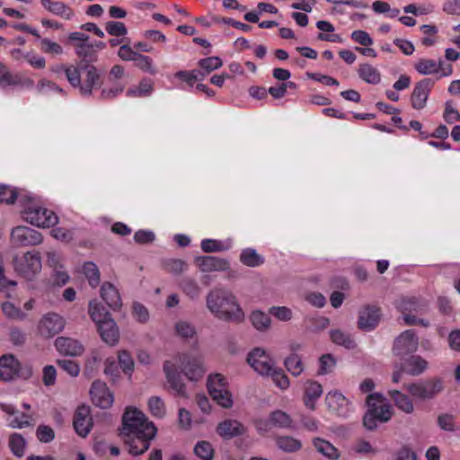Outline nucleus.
<instances>
[{
	"label": "nucleus",
	"instance_id": "1",
	"mask_svg": "<svg viewBox=\"0 0 460 460\" xmlns=\"http://www.w3.org/2000/svg\"><path fill=\"white\" fill-rule=\"evenodd\" d=\"M156 433L157 429L142 411L131 407L126 409L120 434L130 455L140 456L146 452Z\"/></svg>",
	"mask_w": 460,
	"mask_h": 460
},
{
	"label": "nucleus",
	"instance_id": "2",
	"mask_svg": "<svg viewBox=\"0 0 460 460\" xmlns=\"http://www.w3.org/2000/svg\"><path fill=\"white\" fill-rule=\"evenodd\" d=\"M207 306L217 318L241 323L244 313L236 297L227 289L215 288L207 296Z\"/></svg>",
	"mask_w": 460,
	"mask_h": 460
},
{
	"label": "nucleus",
	"instance_id": "3",
	"mask_svg": "<svg viewBox=\"0 0 460 460\" xmlns=\"http://www.w3.org/2000/svg\"><path fill=\"white\" fill-rule=\"evenodd\" d=\"M20 206L22 218L35 226L49 228L58 221V216L52 210L42 207L40 200L29 193L20 196Z\"/></svg>",
	"mask_w": 460,
	"mask_h": 460
},
{
	"label": "nucleus",
	"instance_id": "4",
	"mask_svg": "<svg viewBox=\"0 0 460 460\" xmlns=\"http://www.w3.org/2000/svg\"><path fill=\"white\" fill-rule=\"evenodd\" d=\"M367 411L363 417V425L368 430H374L377 422L385 423L391 420L393 410L383 394L373 393L366 400Z\"/></svg>",
	"mask_w": 460,
	"mask_h": 460
},
{
	"label": "nucleus",
	"instance_id": "5",
	"mask_svg": "<svg viewBox=\"0 0 460 460\" xmlns=\"http://www.w3.org/2000/svg\"><path fill=\"white\" fill-rule=\"evenodd\" d=\"M89 314L96 323L102 341L109 345H115L119 341V333L117 324L109 312L101 304L91 301L89 303Z\"/></svg>",
	"mask_w": 460,
	"mask_h": 460
},
{
	"label": "nucleus",
	"instance_id": "6",
	"mask_svg": "<svg viewBox=\"0 0 460 460\" xmlns=\"http://www.w3.org/2000/svg\"><path fill=\"white\" fill-rule=\"evenodd\" d=\"M77 75L79 84L71 85L79 89L81 95L89 96L94 89L101 87L102 81L98 69L85 60L77 63Z\"/></svg>",
	"mask_w": 460,
	"mask_h": 460
},
{
	"label": "nucleus",
	"instance_id": "7",
	"mask_svg": "<svg viewBox=\"0 0 460 460\" xmlns=\"http://www.w3.org/2000/svg\"><path fill=\"white\" fill-rule=\"evenodd\" d=\"M207 389L212 400L224 409L233 407V395L226 377L219 373L210 374L207 379Z\"/></svg>",
	"mask_w": 460,
	"mask_h": 460
},
{
	"label": "nucleus",
	"instance_id": "8",
	"mask_svg": "<svg viewBox=\"0 0 460 460\" xmlns=\"http://www.w3.org/2000/svg\"><path fill=\"white\" fill-rule=\"evenodd\" d=\"M403 387L411 396L422 401L433 399L444 389L443 381L438 377L410 383Z\"/></svg>",
	"mask_w": 460,
	"mask_h": 460
},
{
	"label": "nucleus",
	"instance_id": "9",
	"mask_svg": "<svg viewBox=\"0 0 460 460\" xmlns=\"http://www.w3.org/2000/svg\"><path fill=\"white\" fill-rule=\"evenodd\" d=\"M13 268L18 275L31 280L41 270V259L38 252H27L13 259Z\"/></svg>",
	"mask_w": 460,
	"mask_h": 460
},
{
	"label": "nucleus",
	"instance_id": "10",
	"mask_svg": "<svg viewBox=\"0 0 460 460\" xmlns=\"http://www.w3.org/2000/svg\"><path fill=\"white\" fill-rule=\"evenodd\" d=\"M31 376V367H22L19 360L13 355H4L0 358V380L9 381L16 376L27 379Z\"/></svg>",
	"mask_w": 460,
	"mask_h": 460
},
{
	"label": "nucleus",
	"instance_id": "11",
	"mask_svg": "<svg viewBox=\"0 0 460 460\" xmlns=\"http://www.w3.org/2000/svg\"><path fill=\"white\" fill-rule=\"evenodd\" d=\"M419 346V339L414 330H406L398 335L394 341L393 352L403 357L415 352Z\"/></svg>",
	"mask_w": 460,
	"mask_h": 460
},
{
	"label": "nucleus",
	"instance_id": "12",
	"mask_svg": "<svg viewBox=\"0 0 460 460\" xmlns=\"http://www.w3.org/2000/svg\"><path fill=\"white\" fill-rule=\"evenodd\" d=\"M65 319L56 313L44 314L38 323V332L41 337L52 338L65 328Z\"/></svg>",
	"mask_w": 460,
	"mask_h": 460
},
{
	"label": "nucleus",
	"instance_id": "13",
	"mask_svg": "<svg viewBox=\"0 0 460 460\" xmlns=\"http://www.w3.org/2000/svg\"><path fill=\"white\" fill-rule=\"evenodd\" d=\"M11 240L17 246H32L38 245L42 242V235L37 230L19 226L12 230Z\"/></svg>",
	"mask_w": 460,
	"mask_h": 460
},
{
	"label": "nucleus",
	"instance_id": "14",
	"mask_svg": "<svg viewBox=\"0 0 460 460\" xmlns=\"http://www.w3.org/2000/svg\"><path fill=\"white\" fill-rule=\"evenodd\" d=\"M249 365L260 375H269L274 362L266 351L261 348L253 349L247 357Z\"/></svg>",
	"mask_w": 460,
	"mask_h": 460
},
{
	"label": "nucleus",
	"instance_id": "15",
	"mask_svg": "<svg viewBox=\"0 0 460 460\" xmlns=\"http://www.w3.org/2000/svg\"><path fill=\"white\" fill-rule=\"evenodd\" d=\"M73 426L75 432L82 438H85L90 433L93 428V419L89 406L83 404L76 408Z\"/></svg>",
	"mask_w": 460,
	"mask_h": 460
},
{
	"label": "nucleus",
	"instance_id": "16",
	"mask_svg": "<svg viewBox=\"0 0 460 460\" xmlns=\"http://www.w3.org/2000/svg\"><path fill=\"white\" fill-rule=\"evenodd\" d=\"M90 395L93 403L102 409L111 407L113 402V394L111 393L106 384L100 380H95L92 384Z\"/></svg>",
	"mask_w": 460,
	"mask_h": 460
},
{
	"label": "nucleus",
	"instance_id": "17",
	"mask_svg": "<svg viewBox=\"0 0 460 460\" xmlns=\"http://www.w3.org/2000/svg\"><path fill=\"white\" fill-rule=\"evenodd\" d=\"M381 320V309L376 305H367L358 313V329L369 332L374 330Z\"/></svg>",
	"mask_w": 460,
	"mask_h": 460
},
{
	"label": "nucleus",
	"instance_id": "18",
	"mask_svg": "<svg viewBox=\"0 0 460 460\" xmlns=\"http://www.w3.org/2000/svg\"><path fill=\"white\" fill-rule=\"evenodd\" d=\"M433 84L430 78H424L416 83L411 95V103L413 109L421 110L426 106Z\"/></svg>",
	"mask_w": 460,
	"mask_h": 460
},
{
	"label": "nucleus",
	"instance_id": "19",
	"mask_svg": "<svg viewBox=\"0 0 460 460\" xmlns=\"http://www.w3.org/2000/svg\"><path fill=\"white\" fill-rule=\"evenodd\" d=\"M328 409L341 417H347L350 412V402L339 391H331L325 396Z\"/></svg>",
	"mask_w": 460,
	"mask_h": 460
},
{
	"label": "nucleus",
	"instance_id": "20",
	"mask_svg": "<svg viewBox=\"0 0 460 460\" xmlns=\"http://www.w3.org/2000/svg\"><path fill=\"white\" fill-rule=\"evenodd\" d=\"M216 431L224 439H231L245 434L247 428L237 420L226 419L217 424Z\"/></svg>",
	"mask_w": 460,
	"mask_h": 460
},
{
	"label": "nucleus",
	"instance_id": "21",
	"mask_svg": "<svg viewBox=\"0 0 460 460\" xmlns=\"http://www.w3.org/2000/svg\"><path fill=\"white\" fill-rule=\"evenodd\" d=\"M55 347L60 354L71 357L81 356L84 351V347L79 341L64 336L56 339Z\"/></svg>",
	"mask_w": 460,
	"mask_h": 460
},
{
	"label": "nucleus",
	"instance_id": "22",
	"mask_svg": "<svg viewBox=\"0 0 460 460\" xmlns=\"http://www.w3.org/2000/svg\"><path fill=\"white\" fill-rule=\"evenodd\" d=\"M164 371L171 388L180 396H186L185 385L181 381L178 367L172 361L166 360L164 364Z\"/></svg>",
	"mask_w": 460,
	"mask_h": 460
},
{
	"label": "nucleus",
	"instance_id": "23",
	"mask_svg": "<svg viewBox=\"0 0 460 460\" xmlns=\"http://www.w3.org/2000/svg\"><path fill=\"white\" fill-rule=\"evenodd\" d=\"M180 362L188 379L198 381L201 377V364L199 357L184 354L180 357Z\"/></svg>",
	"mask_w": 460,
	"mask_h": 460
},
{
	"label": "nucleus",
	"instance_id": "24",
	"mask_svg": "<svg viewBox=\"0 0 460 460\" xmlns=\"http://www.w3.org/2000/svg\"><path fill=\"white\" fill-rule=\"evenodd\" d=\"M396 308L402 313H422L428 309L427 302L417 296H402L396 301Z\"/></svg>",
	"mask_w": 460,
	"mask_h": 460
},
{
	"label": "nucleus",
	"instance_id": "25",
	"mask_svg": "<svg viewBox=\"0 0 460 460\" xmlns=\"http://www.w3.org/2000/svg\"><path fill=\"white\" fill-rule=\"evenodd\" d=\"M323 394V387L317 381L307 380L304 385V403L305 405L314 411L315 409L316 401Z\"/></svg>",
	"mask_w": 460,
	"mask_h": 460
},
{
	"label": "nucleus",
	"instance_id": "26",
	"mask_svg": "<svg viewBox=\"0 0 460 460\" xmlns=\"http://www.w3.org/2000/svg\"><path fill=\"white\" fill-rule=\"evenodd\" d=\"M200 72L198 69L185 71L181 70L174 74L173 77L180 81L179 87L182 89H190L193 86H196L197 90L201 91V83L200 79H199Z\"/></svg>",
	"mask_w": 460,
	"mask_h": 460
},
{
	"label": "nucleus",
	"instance_id": "27",
	"mask_svg": "<svg viewBox=\"0 0 460 460\" xmlns=\"http://www.w3.org/2000/svg\"><path fill=\"white\" fill-rule=\"evenodd\" d=\"M101 296L107 305L113 310L120 308L122 305L119 291L110 282H105L102 285Z\"/></svg>",
	"mask_w": 460,
	"mask_h": 460
},
{
	"label": "nucleus",
	"instance_id": "28",
	"mask_svg": "<svg viewBox=\"0 0 460 460\" xmlns=\"http://www.w3.org/2000/svg\"><path fill=\"white\" fill-rule=\"evenodd\" d=\"M40 4L49 12L65 20H71L75 15L73 9L63 2L40 0Z\"/></svg>",
	"mask_w": 460,
	"mask_h": 460
},
{
	"label": "nucleus",
	"instance_id": "29",
	"mask_svg": "<svg viewBox=\"0 0 460 460\" xmlns=\"http://www.w3.org/2000/svg\"><path fill=\"white\" fill-rule=\"evenodd\" d=\"M273 428L281 429H295L296 425L291 416L282 410H275L270 413Z\"/></svg>",
	"mask_w": 460,
	"mask_h": 460
},
{
	"label": "nucleus",
	"instance_id": "30",
	"mask_svg": "<svg viewBox=\"0 0 460 460\" xmlns=\"http://www.w3.org/2000/svg\"><path fill=\"white\" fill-rule=\"evenodd\" d=\"M388 394L394 401L395 406L402 411L411 414L414 411V406L411 399L405 394L398 390H390Z\"/></svg>",
	"mask_w": 460,
	"mask_h": 460
},
{
	"label": "nucleus",
	"instance_id": "31",
	"mask_svg": "<svg viewBox=\"0 0 460 460\" xmlns=\"http://www.w3.org/2000/svg\"><path fill=\"white\" fill-rule=\"evenodd\" d=\"M331 341L338 345L342 346L348 349H353L357 344L351 335L340 329H333L330 331Z\"/></svg>",
	"mask_w": 460,
	"mask_h": 460
},
{
	"label": "nucleus",
	"instance_id": "32",
	"mask_svg": "<svg viewBox=\"0 0 460 460\" xmlns=\"http://www.w3.org/2000/svg\"><path fill=\"white\" fill-rule=\"evenodd\" d=\"M313 444L316 450L327 458L331 460H338L340 458L339 450L329 441L316 438L314 439Z\"/></svg>",
	"mask_w": 460,
	"mask_h": 460
},
{
	"label": "nucleus",
	"instance_id": "33",
	"mask_svg": "<svg viewBox=\"0 0 460 460\" xmlns=\"http://www.w3.org/2000/svg\"><path fill=\"white\" fill-rule=\"evenodd\" d=\"M358 73V76L367 84H377L381 81L379 71L370 64H360Z\"/></svg>",
	"mask_w": 460,
	"mask_h": 460
},
{
	"label": "nucleus",
	"instance_id": "34",
	"mask_svg": "<svg viewBox=\"0 0 460 460\" xmlns=\"http://www.w3.org/2000/svg\"><path fill=\"white\" fill-rule=\"evenodd\" d=\"M414 68L419 74L424 75L438 74L439 68H441V59L436 61L429 58H420L414 64Z\"/></svg>",
	"mask_w": 460,
	"mask_h": 460
},
{
	"label": "nucleus",
	"instance_id": "35",
	"mask_svg": "<svg viewBox=\"0 0 460 460\" xmlns=\"http://www.w3.org/2000/svg\"><path fill=\"white\" fill-rule=\"evenodd\" d=\"M50 70L57 75L64 73L70 85L79 84L76 66L68 64H58L52 66Z\"/></svg>",
	"mask_w": 460,
	"mask_h": 460
},
{
	"label": "nucleus",
	"instance_id": "36",
	"mask_svg": "<svg viewBox=\"0 0 460 460\" xmlns=\"http://www.w3.org/2000/svg\"><path fill=\"white\" fill-rule=\"evenodd\" d=\"M229 268V261L216 256H203V271H224Z\"/></svg>",
	"mask_w": 460,
	"mask_h": 460
},
{
	"label": "nucleus",
	"instance_id": "37",
	"mask_svg": "<svg viewBox=\"0 0 460 460\" xmlns=\"http://www.w3.org/2000/svg\"><path fill=\"white\" fill-rule=\"evenodd\" d=\"M264 261V258L252 248H246L240 254V261L248 267H258L262 265Z\"/></svg>",
	"mask_w": 460,
	"mask_h": 460
},
{
	"label": "nucleus",
	"instance_id": "38",
	"mask_svg": "<svg viewBox=\"0 0 460 460\" xmlns=\"http://www.w3.org/2000/svg\"><path fill=\"white\" fill-rule=\"evenodd\" d=\"M28 194L25 191H20L16 188H12L6 184H0V203L13 204L16 200L20 202V196Z\"/></svg>",
	"mask_w": 460,
	"mask_h": 460
},
{
	"label": "nucleus",
	"instance_id": "39",
	"mask_svg": "<svg viewBox=\"0 0 460 460\" xmlns=\"http://www.w3.org/2000/svg\"><path fill=\"white\" fill-rule=\"evenodd\" d=\"M154 90L150 79H143L136 87L128 89L126 95L130 98L149 96Z\"/></svg>",
	"mask_w": 460,
	"mask_h": 460
},
{
	"label": "nucleus",
	"instance_id": "40",
	"mask_svg": "<svg viewBox=\"0 0 460 460\" xmlns=\"http://www.w3.org/2000/svg\"><path fill=\"white\" fill-rule=\"evenodd\" d=\"M287 370L294 376H300L304 371L302 358L296 353H291L284 361Z\"/></svg>",
	"mask_w": 460,
	"mask_h": 460
},
{
	"label": "nucleus",
	"instance_id": "41",
	"mask_svg": "<svg viewBox=\"0 0 460 460\" xmlns=\"http://www.w3.org/2000/svg\"><path fill=\"white\" fill-rule=\"evenodd\" d=\"M252 324L261 332L268 330L270 326V317L262 311H253L250 315Z\"/></svg>",
	"mask_w": 460,
	"mask_h": 460
},
{
	"label": "nucleus",
	"instance_id": "42",
	"mask_svg": "<svg viewBox=\"0 0 460 460\" xmlns=\"http://www.w3.org/2000/svg\"><path fill=\"white\" fill-rule=\"evenodd\" d=\"M408 373L411 376H419L428 367V362L420 356H411L406 361Z\"/></svg>",
	"mask_w": 460,
	"mask_h": 460
},
{
	"label": "nucleus",
	"instance_id": "43",
	"mask_svg": "<svg viewBox=\"0 0 460 460\" xmlns=\"http://www.w3.org/2000/svg\"><path fill=\"white\" fill-rule=\"evenodd\" d=\"M276 444L279 449L285 452H296L302 447L301 442L292 437L283 436L276 438Z\"/></svg>",
	"mask_w": 460,
	"mask_h": 460
},
{
	"label": "nucleus",
	"instance_id": "44",
	"mask_svg": "<svg viewBox=\"0 0 460 460\" xmlns=\"http://www.w3.org/2000/svg\"><path fill=\"white\" fill-rule=\"evenodd\" d=\"M231 247L230 241H218L214 239L203 240V252H217L227 251Z\"/></svg>",
	"mask_w": 460,
	"mask_h": 460
},
{
	"label": "nucleus",
	"instance_id": "45",
	"mask_svg": "<svg viewBox=\"0 0 460 460\" xmlns=\"http://www.w3.org/2000/svg\"><path fill=\"white\" fill-rule=\"evenodd\" d=\"M83 271L91 287L95 288L100 283V271L96 264L87 261L83 266Z\"/></svg>",
	"mask_w": 460,
	"mask_h": 460
},
{
	"label": "nucleus",
	"instance_id": "46",
	"mask_svg": "<svg viewBox=\"0 0 460 460\" xmlns=\"http://www.w3.org/2000/svg\"><path fill=\"white\" fill-rule=\"evenodd\" d=\"M25 445V439L21 434L14 433L10 436L9 447L14 456L18 457L23 456Z\"/></svg>",
	"mask_w": 460,
	"mask_h": 460
},
{
	"label": "nucleus",
	"instance_id": "47",
	"mask_svg": "<svg viewBox=\"0 0 460 460\" xmlns=\"http://www.w3.org/2000/svg\"><path fill=\"white\" fill-rule=\"evenodd\" d=\"M163 268L172 274H181L187 270V263L181 259H165L163 261Z\"/></svg>",
	"mask_w": 460,
	"mask_h": 460
},
{
	"label": "nucleus",
	"instance_id": "48",
	"mask_svg": "<svg viewBox=\"0 0 460 460\" xmlns=\"http://www.w3.org/2000/svg\"><path fill=\"white\" fill-rule=\"evenodd\" d=\"M111 86H105L102 89L101 98L102 100H112L119 96L125 89L126 84L121 82H111Z\"/></svg>",
	"mask_w": 460,
	"mask_h": 460
},
{
	"label": "nucleus",
	"instance_id": "49",
	"mask_svg": "<svg viewBox=\"0 0 460 460\" xmlns=\"http://www.w3.org/2000/svg\"><path fill=\"white\" fill-rule=\"evenodd\" d=\"M40 49L43 53L48 55L58 56L63 54V47L48 38L40 39Z\"/></svg>",
	"mask_w": 460,
	"mask_h": 460
},
{
	"label": "nucleus",
	"instance_id": "50",
	"mask_svg": "<svg viewBox=\"0 0 460 460\" xmlns=\"http://www.w3.org/2000/svg\"><path fill=\"white\" fill-rule=\"evenodd\" d=\"M268 376H271L274 384L280 389L285 390L289 386V379L281 368L273 367Z\"/></svg>",
	"mask_w": 460,
	"mask_h": 460
},
{
	"label": "nucleus",
	"instance_id": "51",
	"mask_svg": "<svg viewBox=\"0 0 460 460\" xmlns=\"http://www.w3.org/2000/svg\"><path fill=\"white\" fill-rule=\"evenodd\" d=\"M320 367L318 375H327L333 371L336 366V359L332 354H324L319 358Z\"/></svg>",
	"mask_w": 460,
	"mask_h": 460
},
{
	"label": "nucleus",
	"instance_id": "52",
	"mask_svg": "<svg viewBox=\"0 0 460 460\" xmlns=\"http://www.w3.org/2000/svg\"><path fill=\"white\" fill-rule=\"evenodd\" d=\"M136 66L144 72H146L150 75H155L157 70L154 66L153 59L142 54H138L137 58L135 59Z\"/></svg>",
	"mask_w": 460,
	"mask_h": 460
},
{
	"label": "nucleus",
	"instance_id": "53",
	"mask_svg": "<svg viewBox=\"0 0 460 460\" xmlns=\"http://www.w3.org/2000/svg\"><path fill=\"white\" fill-rule=\"evenodd\" d=\"M420 31L424 34L421 39V43L425 47H430L435 44V36L438 33V28L435 25L424 24L420 26Z\"/></svg>",
	"mask_w": 460,
	"mask_h": 460
},
{
	"label": "nucleus",
	"instance_id": "54",
	"mask_svg": "<svg viewBox=\"0 0 460 460\" xmlns=\"http://www.w3.org/2000/svg\"><path fill=\"white\" fill-rule=\"evenodd\" d=\"M118 361L122 371L128 376H131L134 370V360L131 355L126 351L122 350L118 355Z\"/></svg>",
	"mask_w": 460,
	"mask_h": 460
},
{
	"label": "nucleus",
	"instance_id": "55",
	"mask_svg": "<svg viewBox=\"0 0 460 460\" xmlns=\"http://www.w3.org/2000/svg\"><path fill=\"white\" fill-rule=\"evenodd\" d=\"M2 310L4 315L10 319L23 320L26 317L25 313L10 302L3 303Z\"/></svg>",
	"mask_w": 460,
	"mask_h": 460
},
{
	"label": "nucleus",
	"instance_id": "56",
	"mask_svg": "<svg viewBox=\"0 0 460 460\" xmlns=\"http://www.w3.org/2000/svg\"><path fill=\"white\" fill-rule=\"evenodd\" d=\"M148 407L153 416L162 418L165 414L164 401L158 396H153L148 401Z\"/></svg>",
	"mask_w": 460,
	"mask_h": 460
},
{
	"label": "nucleus",
	"instance_id": "57",
	"mask_svg": "<svg viewBox=\"0 0 460 460\" xmlns=\"http://www.w3.org/2000/svg\"><path fill=\"white\" fill-rule=\"evenodd\" d=\"M19 83L17 76L12 75L8 68L0 63V85L4 88Z\"/></svg>",
	"mask_w": 460,
	"mask_h": 460
},
{
	"label": "nucleus",
	"instance_id": "58",
	"mask_svg": "<svg viewBox=\"0 0 460 460\" xmlns=\"http://www.w3.org/2000/svg\"><path fill=\"white\" fill-rule=\"evenodd\" d=\"M106 31L111 35L116 37L125 36L128 32L127 27L121 22H108L105 24Z\"/></svg>",
	"mask_w": 460,
	"mask_h": 460
},
{
	"label": "nucleus",
	"instance_id": "59",
	"mask_svg": "<svg viewBox=\"0 0 460 460\" xmlns=\"http://www.w3.org/2000/svg\"><path fill=\"white\" fill-rule=\"evenodd\" d=\"M31 421L32 418L31 415L18 411L16 416L11 420L10 426L14 429H23L31 426Z\"/></svg>",
	"mask_w": 460,
	"mask_h": 460
},
{
	"label": "nucleus",
	"instance_id": "60",
	"mask_svg": "<svg viewBox=\"0 0 460 460\" xmlns=\"http://www.w3.org/2000/svg\"><path fill=\"white\" fill-rule=\"evenodd\" d=\"M58 365L71 376H77L80 373V367L75 360L58 359Z\"/></svg>",
	"mask_w": 460,
	"mask_h": 460
},
{
	"label": "nucleus",
	"instance_id": "61",
	"mask_svg": "<svg viewBox=\"0 0 460 460\" xmlns=\"http://www.w3.org/2000/svg\"><path fill=\"white\" fill-rule=\"evenodd\" d=\"M36 435L38 439L43 443H49L55 438L53 429L47 425H40L37 429Z\"/></svg>",
	"mask_w": 460,
	"mask_h": 460
},
{
	"label": "nucleus",
	"instance_id": "62",
	"mask_svg": "<svg viewBox=\"0 0 460 460\" xmlns=\"http://www.w3.org/2000/svg\"><path fill=\"white\" fill-rule=\"evenodd\" d=\"M175 330L178 335L185 339L192 338L196 333L194 327L190 323L183 321L176 323Z\"/></svg>",
	"mask_w": 460,
	"mask_h": 460
},
{
	"label": "nucleus",
	"instance_id": "63",
	"mask_svg": "<svg viewBox=\"0 0 460 460\" xmlns=\"http://www.w3.org/2000/svg\"><path fill=\"white\" fill-rule=\"evenodd\" d=\"M351 39L355 42H357L362 46H365V47H368L373 44V39L370 37V35L367 31H362V30L354 31L351 33Z\"/></svg>",
	"mask_w": 460,
	"mask_h": 460
},
{
	"label": "nucleus",
	"instance_id": "64",
	"mask_svg": "<svg viewBox=\"0 0 460 460\" xmlns=\"http://www.w3.org/2000/svg\"><path fill=\"white\" fill-rule=\"evenodd\" d=\"M270 313L279 321H289L292 318V311L287 306H272Z\"/></svg>",
	"mask_w": 460,
	"mask_h": 460
}]
</instances>
